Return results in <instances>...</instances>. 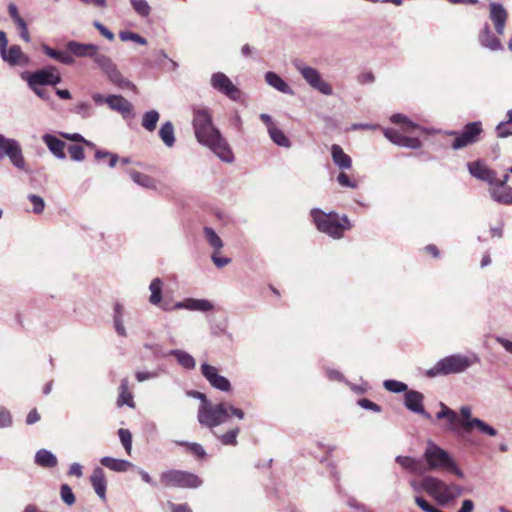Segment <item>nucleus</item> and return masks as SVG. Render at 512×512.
<instances>
[{
	"label": "nucleus",
	"instance_id": "obj_1",
	"mask_svg": "<svg viewBox=\"0 0 512 512\" xmlns=\"http://www.w3.org/2000/svg\"><path fill=\"white\" fill-rule=\"evenodd\" d=\"M193 128L199 143L210 148L222 161L232 163L234 155L220 131L212 124V116L205 107L193 110Z\"/></svg>",
	"mask_w": 512,
	"mask_h": 512
},
{
	"label": "nucleus",
	"instance_id": "obj_2",
	"mask_svg": "<svg viewBox=\"0 0 512 512\" xmlns=\"http://www.w3.org/2000/svg\"><path fill=\"white\" fill-rule=\"evenodd\" d=\"M392 123L401 126V131L393 128H384L383 134L384 136L393 144L409 148L413 150H417L421 148L422 142L418 137L409 136L410 134H414L417 131H423L422 127L415 122L409 120L403 114H393L390 117Z\"/></svg>",
	"mask_w": 512,
	"mask_h": 512
},
{
	"label": "nucleus",
	"instance_id": "obj_3",
	"mask_svg": "<svg viewBox=\"0 0 512 512\" xmlns=\"http://www.w3.org/2000/svg\"><path fill=\"white\" fill-rule=\"evenodd\" d=\"M422 458L426 472L442 471L454 474L458 478H464L465 476L454 458L445 449L431 440L427 441Z\"/></svg>",
	"mask_w": 512,
	"mask_h": 512
},
{
	"label": "nucleus",
	"instance_id": "obj_4",
	"mask_svg": "<svg viewBox=\"0 0 512 512\" xmlns=\"http://www.w3.org/2000/svg\"><path fill=\"white\" fill-rule=\"evenodd\" d=\"M479 361V357L475 354L471 356L453 354L440 359L432 368L428 369L425 374L429 378L460 374L469 369L473 364L479 363Z\"/></svg>",
	"mask_w": 512,
	"mask_h": 512
},
{
	"label": "nucleus",
	"instance_id": "obj_5",
	"mask_svg": "<svg viewBox=\"0 0 512 512\" xmlns=\"http://www.w3.org/2000/svg\"><path fill=\"white\" fill-rule=\"evenodd\" d=\"M311 216L319 231L336 239L343 236L344 230L352 227L346 215L339 217L336 213H324L320 209H312Z\"/></svg>",
	"mask_w": 512,
	"mask_h": 512
},
{
	"label": "nucleus",
	"instance_id": "obj_6",
	"mask_svg": "<svg viewBox=\"0 0 512 512\" xmlns=\"http://www.w3.org/2000/svg\"><path fill=\"white\" fill-rule=\"evenodd\" d=\"M228 418L226 402L213 403L209 401L205 405H199L198 407L197 420L199 424L210 429L212 432L214 428L226 423Z\"/></svg>",
	"mask_w": 512,
	"mask_h": 512
},
{
	"label": "nucleus",
	"instance_id": "obj_7",
	"mask_svg": "<svg viewBox=\"0 0 512 512\" xmlns=\"http://www.w3.org/2000/svg\"><path fill=\"white\" fill-rule=\"evenodd\" d=\"M160 484L164 488H198L202 480L194 473L170 469L160 474Z\"/></svg>",
	"mask_w": 512,
	"mask_h": 512
},
{
	"label": "nucleus",
	"instance_id": "obj_8",
	"mask_svg": "<svg viewBox=\"0 0 512 512\" xmlns=\"http://www.w3.org/2000/svg\"><path fill=\"white\" fill-rule=\"evenodd\" d=\"M441 410L436 414L437 419H446L447 424L445 429L451 432H459V427L461 426L463 430L466 432L467 423H471L474 418H472V411L469 406H462L460 408L461 420L457 413L451 408L447 407L444 403H440Z\"/></svg>",
	"mask_w": 512,
	"mask_h": 512
},
{
	"label": "nucleus",
	"instance_id": "obj_9",
	"mask_svg": "<svg viewBox=\"0 0 512 512\" xmlns=\"http://www.w3.org/2000/svg\"><path fill=\"white\" fill-rule=\"evenodd\" d=\"M21 78L28 86H55L61 82V75L54 66H47L34 72H23Z\"/></svg>",
	"mask_w": 512,
	"mask_h": 512
},
{
	"label": "nucleus",
	"instance_id": "obj_10",
	"mask_svg": "<svg viewBox=\"0 0 512 512\" xmlns=\"http://www.w3.org/2000/svg\"><path fill=\"white\" fill-rule=\"evenodd\" d=\"M295 67L310 87L326 96L333 94L331 85L322 78L317 69L307 66L302 62H296Z\"/></svg>",
	"mask_w": 512,
	"mask_h": 512
},
{
	"label": "nucleus",
	"instance_id": "obj_11",
	"mask_svg": "<svg viewBox=\"0 0 512 512\" xmlns=\"http://www.w3.org/2000/svg\"><path fill=\"white\" fill-rule=\"evenodd\" d=\"M421 488L427 492L439 505L448 504L450 483L434 476H424L421 480Z\"/></svg>",
	"mask_w": 512,
	"mask_h": 512
},
{
	"label": "nucleus",
	"instance_id": "obj_12",
	"mask_svg": "<svg viewBox=\"0 0 512 512\" xmlns=\"http://www.w3.org/2000/svg\"><path fill=\"white\" fill-rule=\"evenodd\" d=\"M482 132L483 129L480 121L467 123L462 132L457 134V137L452 142V149L459 150L478 142Z\"/></svg>",
	"mask_w": 512,
	"mask_h": 512
},
{
	"label": "nucleus",
	"instance_id": "obj_13",
	"mask_svg": "<svg viewBox=\"0 0 512 512\" xmlns=\"http://www.w3.org/2000/svg\"><path fill=\"white\" fill-rule=\"evenodd\" d=\"M0 151L10 159L11 163L16 168L26 172L28 171L21 146L16 140L6 138L0 134Z\"/></svg>",
	"mask_w": 512,
	"mask_h": 512
},
{
	"label": "nucleus",
	"instance_id": "obj_14",
	"mask_svg": "<svg viewBox=\"0 0 512 512\" xmlns=\"http://www.w3.org/2000/svg\"><path fill=\"white\" fill-rule=\"evenodd\" d=\"M210 84L213 89L224 94L233 101H238L241 97V90L232 83L226 74L222 72L212 74Z\"/></svg>",
	"mask_w": 512,
	"mask_h": 512
},
{
	"label": "nucleus",
	"instance_id": "obj_15",
	"mask_svg": "<svg viewBox=\"0 0 512 512\" xmlns=\"http://www.w3.org/2000/svg\"><path fill=\"white\" fill-rule=\"evenodd\" d=\"M201 373L213 388L222 392L231 391L232 387L230 381L226 377L220 375L216 367L203 363L201 365Z\"/></svg>",
	"mask_w": 512,
	"mask_h": 512
},
{
	"label": "nucleus",
	"instance_id": "obj_16",
	"mask_svg": "<svg viewBox=\"0 0 512 512\" xmlns=\"http://www.w3.org/2000/svg\"><path fill=\"white\" fill-rule=\"evenodd\" d=\"M489 18L492 21L498 35H503L508 20V12L504 6L497 2L489 4Z\"/></svg>",
	"mask_w": 512,
	"mask_h": 512
},
{
	"label": "nucleus",
	"instance_id": "obj_17",
	"mask_svg": "<svg viewBox=\"0 0 512 512\" xmlns=\"http://www.w3.org/2000/svg\"><path fill=\"white\" fill-rule=\"evenodd\" d=\"M468 170L473 177L487 182L489 186L493 185L496 181L497 173L480 160L469 162Z\"/></svg>",
	"mask_w": 512,
	"mask_h": 512
},
{
	"label": "nucleus",
	"instance_id": "obj_18",
	"mask_svg": "<svg viewBox=\"0 0 512 512\" xmlns=\"http://www.w3.org/2000/svg\"><path fill=\"white\" fill-rule=\"evenodd\" d=\"M424 395L415 390H408L404 395V405L411 412L422 415L426 419H431L423 406Z\"/></svg>",
	"mask_w": 512,
	"mask_h": 512
},
{
	"label": "nucleus",
	"instance_id": "obj_19",
	"mask_svg": "<svg viewBox=\"0 0 512 512\" xmlns=\"http://www.w3.org/2000/svg\"><path fill=\"white\" fill-rule=\"evenodd\" d=\"M173 309L208 312L214 309V305L207 299L186 298L183 301L176 302Z\"/></svg>",
	"mask_w": 512,
	"mask_h": 512
},
{
	"label": "nucleus",
	"instance_id": "obj_20",
	"mask_svg": "<svg viewBox=\"0 0 512 512\" xmlns=\"http://www.w3.org/2000/svg\"><path fill=\"white\" fill-rule=\"evenodd\" d=\"M3 61L11 66L27 65L30 58L22 51L18 45H12L9 49L6 48L4 54H0Z\"/></svg>",
	"mask_w": 512,
	"mask_h": 512
},
{
	"label": "nucleus",
	"instance_id": "obj_21",
	"mask_svg": "<svg viewBox=\"0 0 512 512\" xmlns=\"http://www.w3.org/2000/svg\"><path fill=\"white\" fill-rule=\"evenodd\" d=\"M66 49L75 57H89L91 58L95 51H99V47L91 43H81L74 40L68 41Z\"/></svg>",
	"mask_w": 512,
	"mask_h": 512
},
{
	"label": "nucleus",
	"instance_id": "obj_22",
	"mask_svg": "<svg viewBox=\"0 0 512 512\" xmlns=\"http://www.w3.org/2000/svg\"><path fill=\"white\" fill-rule=\"evenodd\" d=\"M479 43L481 46L491 50L500 51L503 50V45L498 37H496L491 31L490 26L486 23L478 36Z\"/></svg>",
	"mask_w": 512,
	"mask_h": 512
},
{
	"label": "nucleus",
	"instance_id": "obj_23",
	"mask_svg": "<svg viewBox=\"0 0 512 512\" xmlns=\"http://www.w3.org/2000/svg\"><path fill=\"white\" fill-rule=\"evenodd\" d=\"M108 106L120 113L125 119L132 116L133 105L121 95H109Z\"/></svg>",
	"mask_w": 512,
	"mask_h": 512
},
{
	"label": "nucleus",
	"instance_id": "obj_24",
	"mask_svg": "<svg viewBox=\"0 0 512 512\" xmlns=\"http://www.w3.org/2000/svg\"><path fill=\"white\" fill-rule=\"evenodd\" d=\"M42 141L57 159L64 160L66 158V154L64 152L66 143L63 140L59 139L55 135L46 133L42 135Z\"/></svg>",
	"mask_w": 512,
	"mask_h": 512
},
{
	"label": "nucleus",
	"instance_id": "obj_25",
	"mask_svg": "<svg viewBox=\"0 0 512 512\" xmlns=\"http://www.w3.org/2000/svg\"><path fill=\"white\" fill-rule=\"evenodd\" d=\"M395 460L401 467H403L410 473H413L415 475H423L424 473H426V468L423 463V458L418 459V458H413V457H409V456L399 455L396 457Z\"/></svg>",
	"mask_w": 512,
	"mask_h": 512
},
{
	"label": "nucleus",
	"instance_id": "obj_26",
	"mask_svg": "<svg viewBox=\"0 0 512 512\" xmlns=\"http://www.w3.org/2000/svg\"><path fill=\"white\" fill-rule=\"evenodd\" d=\"M488 192L493 201L502 205H512V187L491 185Z\"/></svg>",
	"mask_w": 512,
	"mask_h": 512
},
{
	"label": "nucleus",
	"instance_id": "obj_27",
	"mask_svg": "<svg viewBox=\"0 0 512 512\" xmlns=\"http://www.w3.org/2000/svg\"><path fill=\"white\" fill-rule=\"evenodd\" d=\"M104 74L111 83L121 89L134 90L136 88L132 82L122 75L116 64H113Z\"/></svg>",
	"mask_w": 512,
	"mask_h": 512
},
{
	"label": "nucleus",
	"instance_id": "obj_28",
	"mask_svg": "<svg viewBox=\"0 0 512 512\" xmlns=\"http://www.w3.org/2000/svg\"><path fill=\"white\" fill-rule=\"evenodd\" d=\"M90 480L95 490V493L99 496V498L105 500L107 483L103 469L100 467H96L93 470Z\"/></svg>",
	"mask_w": 512,
	"mask_h": 512
},
{
	"label": "nucleus",
	"instance_id": "obj_29",
	"mask_svg": "<svg viewBox=\"0 0 512 512\" xmlns=\"http://www.w3.org/2000/svg\"><path fill=\"white\" fill-rule=\"evenodd\" d=\"M331 156L334 164L340 169H350L352 166L351 157L344 152L342 147L338 144L331 146Z\"/></svg>",
	"mask_w": 512,
	"mask_h": 512
},
{
	"label": "nucleus",
	"instance_id": "obj_30",
	"mask_svg": "<svg viewBox=\"0 0 512 512\" xmlns=\"http://www.w3.org/2000/svg\"><path fill=\"white\" fill-rule=\"evenodd\" d=\"M101 465L104 467L115 471V472H126L131 468H135V465L127 460L116 459L112 457L105 456L100 459Z\"/></svg>",
	"mask_w": 512,
	"mask_h": 512
},
{
	"label": "nucleus",
	"instance_id": "obj_31",
	"mask_svg": "<svg viewBox=\"0 0 512 512\" xmlns=\"http://www.w3.org/2000/svg\"><path fill=\"white\" fill-rule=\"evenodd\" d=\"M34 462L42 468H54L58 465L57 457L51 451L44 448L36 452Z\"/></svg>",
	"mask_w": 512,
	"mask_h": 512
},
{
	"label": "nucleus",
	"instance_id": "obj_32",
	"mask_svg": "<svg viewBox=\"0 0 512 512\" xmlns=\"http://www.w3.org/2000/svg\"><path fill=\"white\" fill-rule=\"evenodd\" d=\"M169 355L174 356L178 364L187 370H192L196 366V361L188 352L180 349H173Z\"/></svg>",
	"mask_w": 512,
	"mask_h": 512
},
{
	"label": "nucleus",
	"instance_id": "obj_33",
	"mask_svg": "<svg viewBox=\"0 0 512 512\" xmlns=\"http://www.w3.org/2000/svg\"><path fill=\"white\" fill-rule=\"evenodd\" d=\"M265 80L270 86H272L279 92L285 94H293V91L291 90L289 85L278 74L274 72H267L265 74Z\"/></svg>",
	"mask_w": 512,
	"mask_h": 512
},
{
	"label": "nucleus",
	"instance_id": "obj_34",
	"mask_svg": "<svg viewBox=\"0 0 512 512\" xmlns=\"http://www.w3.org/2000/svg\"><path fill=\"white\" fill-rule=\"evenodd\" d=\"M474 428H476L480 433L485 434L487 436L495 437L497 435V430L491 425L485 423L479 418H474L471 423H467L466 432L470 433Z\"/></svg>",
	"mask_w": 512,
	"mask_h": 512
},
{
	"label": "nucleus",
	"instance_id": "obj_35",
	"mask_svg": "<svg viewBox=\"0 0 512 512\" xmlns=\"http://www.w3.org/2000/svg\"><path fill=\"white\" fill-rule=\"evenodd\" d=\"M128 385H129L128 379L124 378L121 381L120 393H119V396L117 399V405L120 407L123 405H128L129 407H134L133 395L129 391Z\"/></svg>",
	"mask_w": 512,
	"mask_h": 512
},
{
	"label": "nucleus",
	"instance_id": "obj_36",
	"mask_svg": "<svg viewBox=\"0 0 512 512\" xmlns=\"http://www.w3.org/2000/svg\"><path fill=\"white\" fill-rule=\"evenodd\" d=\"M130 177L137 185L147 188L156 189V180L149 175L143 174L138 171H130Z\"/></svg>",
	"mask_w": 512,
	"mask_h": 512
},
{
	"label": "nucleus",
	"instance_id": "obj_37",
	"mask_svg": "<svg viewBox=\"0 0 512 512\" xmlns=\"http://www.w3.org/2000/svg\"><path fill=\"white\" fill-rule=\"evenodd\" d=\"M159 137L167 147H172L175 143L174 126L172 122L167 121L162 124L159 130Z\"/></svg>",
	"mask_w": 512,
	"mask_h": 512
},
{
	"label": "nucleus",
	"instance_id": "obj_38",
	"mask_svg": "<svg viewBox=\"0 0 512 512\" xmlns=\"http://www.w3.org/2000/svg\"><path fill=\"white\" fill-rule=\"evenodd\" d=\"M162 288L163 282L160 278H154L149 285V290L151 295L149 297V302L152 305H159L162 301Z\"/></svg>",
	"mask_w": 512,
	"mask_h": 512
},
{
	"label": "nucleus",
	"instance_id": "obj_39",
	"mask_svg": "<svg viewBox=\"0 0 512 512\" xmlns=\"http://www.w3.org/2000/svg\"><path fill=\"white\" fill-rule=\"evenodd\" d=\"M203 233L209 246L213 248L214 252H220L224 244L221 238L217 235L215 230L211 227H204Z\"/></svg>",
	"mask_w": 512,
	"mask_h": 512
},
{
	"label": "nucleus",
	"instance_id": "obj_40",
	"mask_svg": "<svg viewBox=\"0 0 512 512\" xmlns=\"http://www.w3.org/2000/svg\"><path fill=\"white\" fill-rule=\"evenodd\" d=\"M160 115L157 110H149L145 112L142 116V127L149 132H152L156 129L157 122L159 121Z\"/></svg>",
	"mask_w": 512,
	"mask_h": 512
},
{
	"label": "nucleus",
	"instance_id": "obj_41",
	"mask_svg": "<svg viewBox=\"0 0 512 512\" xmlns=\"http://www.w3.org/2000/svg\"><path fill=\"white\" fill-rule=\"evenodd\" d=\"M71 112L82 119H88L94 115V109L88 101L77 102L71 109Z\"/></svg>",
	"mask_w": 512,
	"mask_h": 512
},
{
	"label": "nucleus",
	"instance_id": "obj_42",
	"mask_svg": "<svg viewBox=\"0 0 512 512\" xmlns=\"http://www.w3.org/2000/svg\"><path fill=\"white\" fill-rule=\"evenodd\" d=\"M239 433L240 429L238 427L232 428L221 435H217L216 432L213 431L214 436H216L221 444L225 446H236L238 444L237 437Z\"/></svg>",
	"mask_w": 512,
	"mask_h": 512
},
{
	"label": "nucleus",
	"instance_id": "obj_43",
	"mask_svg": "<svg viewBox=\"0 0 512 512\" xmlns=\"http://www.w3.org/2000/svg\"><path fill=\"white\" fill-rule=\"evenodd\" d=\"M271 140L278 146L289 148L291 146V142L288 137L284 134V132L278 129L276 126L271 128L268 132Z\"/></svg>",
	"mask_w": 512,
	"mask_h": 512
},
{
	"label": "nucleus",
	"instance_id": "obj_44",
	"mask_svg": "<svg viewBox=\"0 0 512 512\" xmlns=\"http://www.w3.org/2000/svg\"><path fill=\"white\" fill-rule=\"evenodd\" d=\"M93 61L98 65V67L102 70L103 73H105L113 64V60L105 55L99 53V51H95V54L91 57Z\"/></svg>",
	"mask_w": 512,
	"mask_h": 512
},
{
	"label": "nucleus",
	"instance_id": "obj_45",
	"mask_svg": "<svg viewBox=\"0 0 512 512\" xmlns=\"http://www.w3.org/2000/svg\"><path fill=\"white\" fill-rule=\"evenodd\" d=\"M134 11L141 17H148L151 13V6L146 0H130Z\"/></svg>",
	"mask_w": 512,
	"mask_h": 512
},
{
	"label": "nucleus",
	"instance_id": "obj_46",
	"mask_svg": "<svg viewBox=\"0 0 512 512\" xmlns=\"http://www.w3.org/2000/svg\"><path fill=\"white\" fill-rule=\"evenodd\" d=\"M177 444L181 446H186L190 450V452L193 453L198 458L202 459L206 457V451L201 444L186 441H178Z\"/></svg>",
	"mask_w": 512,
	"mask_h": 512
},
{
	"label": "nucleus",
	"instance_id": "obj_47",
	"mask_svg": "<svg viewBox=\"0 0 512 512\" xmlns=\"http://www.w3.org/2000/svg\"><path fill=\"white\" fill-rule=\"evenodd\" d=\"M119 38L121 39V41H124V42L133 41L139 45L147 44V40L144 37H142L138 33L131 32V31H121L119 33Z\"/></svg>",
	"mask_w": 512,
	"mask_h": 512
},
{
	"label": "nucleus",
	"instance_id": "obj_48",
	"mask_svg": "<svg viewBox=\"0 0 512 512\" xmlns=\"http://www.w3.org/2000/svg\"><path fill=\"white\" fill-rule=\"evenodd\" d=\"M118 435L125 451L130 455L132 451V435L130 431L128 429L121 428L118 431Z\"/></svg>",
	"mask_w": 512,
	"mask_h": 512
},
{
	"label": "nucleus",
	"instance_id": "obj_49",
	"mask_svg": "<svg viewBox=\"0 0 512 512\" xmlns=\"http://www.w3.org/2000/svg\"><path fill=\"white\" fill-rule=\"evenodd\" d=\"M383 386L386 390L393 392V393H400L405 392L407 390V385L403 382L397 381V380H385L383 383Z\"/></svg>",
	"mask_w": 512,
	"mask_h": 512
},
{
	"label": "nucleus",
	"instance_id": "obj_50",
	"mask_svg": "<svg viewBox=\"0 0 512 512\" xmlns=\"http://www.w3.org/2000/svg\"><path fill=\"white\" fill-rule=\"evenodd\" d=\"M60 495H61L62 501L65 504H67L68 506H71L75 503L74 493L68 484L61 485Z\"/></svg>",
	"mask_w": 512,
	"mask_h": 512
},
{
	"label": "nucleus",
	"instance_id": "obj_51",
	"mask_svg": "<svg viewBox=\"0 0 512 512\" xmlns=\"http://www.w3.org/2000/svg\"><path fill=\"white\" fill-rule=\"evenodd\" d=\"M28 199L33 205V212L35 214H41L45 208L44 199L35 194H29Z\"/></svg>",
	"mask_w": 512,
	"mask_h": 512
},
{
	"label": "nucleus",
	"instance_id": "obj_52",
	"mask_svg": "<svg viewBox=\"0 0 512 512\" xmlns=\"http://www.w3.org/2000/svg\"><path fill=\"white\" fill-rule=\"evenodd\" d=\"M70 158L74 161L80 162L85 159L84 149L80 145H70L68 147Z\"/></svg>",
	"mask_w": 512,
	"mask_h": 512
},
{
	"label": "nucleus",
	"instance_id": "obj_53",
	"mask_svg": "<svg viewBox=\"0 0 512 512\" xmlns=\"http://www.w3.org/2000/svg\"><path fill=\"white\" fill-rule=\"evenodd\" d=\"M13 423L12 415L8 409L5 407H0V428H8L11 427Z\"/></svg>",
	"mask_w": 512,
	"mask_h": 512
},
{
	"label": "nucleus",
	"instance_id": "obj_54",
	"mask_svg": "<svg viewBox=\"0 0 512 512\" xmlns=\"http://www.w3.org/2000/svg\"><path fill=\"white\" fill-rule=\"evenodd\" d=\"M159 376V372L156 371H137L135 377L138 382H144L147 380L155 379Z\"/></svg>",
	"mask_w": 512,
	"mask_h": 512
},
{
	"label": "nucleus",
	"instance_id": "obj_55",
	"mask_svg": "<svg viewBox=\"0 0 512 512\" xmlns=\"http://www.w3.org/2000/svg\"><path fill=\"white\" fill-rule=\"evenodd\" d=\"M358 405L360 407H362L363 409H366V410H371V411L376 412V413L381 412V407L378 404H376V403H374L371 400L366 399V398L359 399L358 400Z\"/></svg>",
	"mask_w": 512,
	"mask_h": 512
},
{
	"label": "nucleus",
	"instance_id": "obj_56",
	"mask_svg": "<svg viewBox=\"0 0 512 512\" xmlns=\"http://www.w3.org/2000/svg\"><path fill=\"white\" fill-rule=\"evenodd\" d=\"M337 182L342 187H348V188H352V189L357 188V183L355 181L350 180L348 175L346 173H344V172H341L337 176Z\"/></svg>",
	"mask_w": 512,
	"mask_h": 512
},
{
	"label": "nucleus",
	"instance_id": "obj_57",
	"mask_svg": "<svg viewBox=\"0 0 512 512\" xmlns=\"http://www.w3.org/2000/svg\"><path fill=\"white\" fill-rule=\"evenodd\" d=\"M220 252H213L211 259L217 268H223L231 262L228 257H222L219 255Z\"/></svg>",
	"mask_w": 512,
	"mask_h": 512
},
{
	"label": "nucleus",
	"instance_id": "obj_58",
	"mask_svg": "<svg viewBox=\"0 0 512 512\" xmlns=\"http://www.w3.org/2000/svg\"><path fill=\"white\" fill-rule=\"evenodd\" d=\"M463 492H464V489L460 485H457L455 483H450L449 494H448V503L451 502L452 500H454L455 498L459 497L460 495H462Z\"/></svg>",
	"mask_w": 512,
	"mask_h": 512
},
{
	"label": "nucleus",
	"instance_id": "obj_59",
	"mask_svg": "<svg viewBox=\"0 0 512 512\" xmlns=\"http://www.w3.org/2000/svg\"><path fill=\"white\" fill-rule=\"evenodd\" d=\"M94 27L100 32L102 36H104L109 41L114 40V34L110 30H108L102 23L99 21H94Z\"/></svg>",
	"mask_w": 512,
	"mask_h": 512
},
{
	"label": "nucleus",
	"instance_id": "obj_60",
	"mask_svg": "<svg viewBox=\"0 0 512 512\" xmlns=\"http://www.w3.org/2000/svg\"><path fill=\"white\" fill-rule=\"evenodd\" d=\"M18 27V29L20 30V37L27 43H29L31 41V37L29 35V32H28V28H27V24L26 22L23 20H19L17 23H15Z\"/></svg>",
	"mask_w": 512,
	"mask_h": 512
},
{
	"label": "nucleus",
	"instance_id": "obj_61",
	"mask_svg": "<svg viewBox=\"0 0 512 512\" xmlns=\"http://www.w3.org/2000/svg\"><path fill=\"white\" fill-rule=\"evenodd\" d=\"M167 505L171 512H192V509L186 503L175 504L173 502L168 501Z\"/></svg>",
	"mask_w": 512,
	"mask_h": 512
},
{
	"label": "nucleus",
	"instance_id": "obj_62",
	"mask_svg": "<svg viewBox=\"0 0 512 512\" xmlns=\"http://www.w3.org/2000/svg\"><path fill=\"white\" fill-rule=\"evenodd\" d=\"M506 122H500L497 127H496V131H497V136L499 138H507L509 136H512V130L511 129H508L506 127Z\"/></svg>",
	"mask_w": 512,
	"mask_h": 512
},
{
	"label": "nucleus",
	"instance_id": "obj_63",
	"mask_svg": "<svg viewBox=\"0 0 512 512\" xmlns=\"http://www.w3.org/2000/svg\"><path fill=\"white\" fill-rule=\"evenodd\" d=\"M42 50L47 56L59 62L62 51L53 49L46 44L42 45Z\"/></svg>",
	"mask_w": 512,
	"mask_h": 512
},
{
	"label": "nucleus",
	"instance_id": "obj_64",
	"mask_svg": "<svg viewBox=\"0 0 512 512\" xmlns=\"http://www.w3.org/2000/svg\"><path fill=\"white\" fill-rule=\"evenodd\" d=\"M29 88L41 99L48 101L50 100V95L48 91L43 88V86H29Z\"/></svg>",
	"mask_w": 512,
	"mask_h": 512
}]
</instances>
